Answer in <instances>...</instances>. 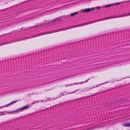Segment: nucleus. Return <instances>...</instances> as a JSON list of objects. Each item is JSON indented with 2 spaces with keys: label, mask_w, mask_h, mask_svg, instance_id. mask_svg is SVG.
I'll list each match as a JSON object with an SVG mask.
<instances>
[{
  "label": "nucleus",
  "mask_w": 130,
  "mask_h": 130,
  "mask_svg": "<svg viewBox=\"0 0 130 130\" xmlns=\"http://www.w3.org/2000/svg\"><path fill=\"white\" fill-rule=\"evenodd\" d=\"M64 16H63L56 18L53 21L42 24H38L33 26V28L35 29H36V30L32 31V29H31L29 31L17 35L13 37V39H10L9 41L5 42L4 44H1L0 46L73 28V26L60 28L63 27V23L60 22V21Z\"/></svg>",
  "instance_id": "1"
},
{
  "label": "nucleus",
  "mask_w": 130,
  "mask_h": 130,
  "mask_svg": "<svg viewBox=\"0 0 130 130\" xmlns=\"http://www.w3.org/2000/svg\"><path fill=\"white\" fill-rule=\"evenodd\" d=\"M112 34V33L106 34L83 41L80 42L81 44L86 42L88 43V44L84 45L82 47L84 50L90 51L93 50L94 47L98 46V45L102 43L107 42L109 39L112 38L111 36Z\"/></svg>",
  "instance_id": "2"
},
{
  "label": "nucleus",
  "mask_w": 130,
  "mask_h": 130,
  "mask_svg": "<svg viewBox=\"0 0 130 130\" xmlns=\"http://www.w3.org/2000/svg\"><path fill=\"white\" fill-rule=\"evenodd\" d=\"M78 43L77 42H73L72 43L68 45H61L58 46H57L55 48V49H56L58 51H60V52H58L57 53H59L58 54H59V56H63L64 55L63 54H62V53H63V52L64 51H62L63 50H65L66 48L68 46H72V47L75 46L76 45H77Z\"/></svg>",
  "instance_id": "3"
},
{
  "label": "nucleus",
  "mask_w": 130,
  "mask_h": 130,
  "mask_svg": "<svg viewBox=\"0 0 130 130\" xmlns=\"http://www.w3.org/2000/svg\"><path fill=\"white\" fill-rule=\"evenodd\" d=\"M10 60H6L4 61L0 62V71L4 70L7 67H9V62H11Z\"/></svg>",
  "instance_id": "4"
},
{
  "label": "nucleus",
  "mask_w": 130,
  "mask_h": 130,
  "mask_svg": "<svg viewBox=\"0 0 130 130\" xmlns=\"http://www.w3.org/2000/svg\"><path fill=\"white\" fill-rule=\"evenodd\" d=\"M41 53L38 52L34 54H31L28 55V57L32 61H34L36 60V59L39 57V54H41Z\"/></svg>",
  "instance_id": "5"
},
{
  "label": "nucleus",
  "mask_w": 130,
  "mask_h": 130,
  "mask_svg": "<svg viewBox=\"0 0 130 130\" xmlns=\"http://www.w3.org/2000/svg\"><path fill=\"white\" fill-rule=\"evenodd\" d=\"M123 32H124V34L123 35V37L122 38H124L125 39H126L128 37H130V34H125L127 32V31L126 30H125V31H123Z\"/></svg>",
  "instance_id": "6"
},
{
  "label": "nucleus",
  "mask_w": 130,
  "mask_h": 130,
  "mask_svg": "<svg viewBox=\"0 0 130 130\" xmlns=\"http://www.w3.org/2000/svg\"><path fill=\"white\" fill-rule=\"evenodd\" d=\"M29 107L30 106L28 105H27L20 108L18 109V110H17L16 111L20 110H24L27 109H28V108H29Z\"/></svg>",
  "instance_id": "7"
},
{
  "label": "nucleus",
  "mask_w": 130,
  "mask_h": 130,
  "mask_svg": "<svg viewBox=\"0 0 130 130\" xmlns=\"http://www.w3.org/2000/svg\"><path fill=\"white\" fill-rule=\"evenodd\" d=\"M52 51L51 49H48L47 50H45V51H42V52L41 53H43L44 56L46 55L49 54V52Z\"/></svg>",
  "instance_id": "8"
},
{
  "label": "nucleus",
  "mask_w": 130,
  "mask_h": 130,
  "mask_svg": "<svg viewBox=\"0 0 130 130\" xmlns=\"http://www.w3.org/2000/svg\"><path fill=\"white\" fill-rule=\"evenodd\" d=\"M91 11V9L90 8H88L86 9H83L82 10V12L83 13L84 12H90Z\"/></svg>",
  "instance_id": "9"
},
{
  "label": "nucleus",
  "mask_w": 130,
  "mask_h": 130,
  "mask_svg": "<svg viewBox=\"0 0 130 130\" xmlns=\"http://www.w3.org/2000/svg\"><path fill=\"white\" fill-rule=\"evenodd\" d=\"M3 125V130H7L9 128L8 127L9 125L8 124H4Z\"/></svg>",
  "instance_id": "10"
},
{
  "label": "nucleus",
  "mask_w": 130,
  "mask_h": 130,
  "mask_svg": "<svg viewBox=\"0 0 130 130\" xmlns=\"http://www.w3.org/2000/svg\"><path fill=\"white\" fill-rule=\"evenodd\" d=\"M123 125L125 126L130 127V122H127L123 124Z\"/></svg>",
  "instance_id": "11"
},
{
  "label": "nucleus",
  "mask_w": 130,
  "mask_h": 130,
  "mask_svg": "<svg viewBox=\"0 0 130 130\" xmlns=\"http://www.w3.org/2000/svg\"><path fill=\"white\" fill-rule=\"evenodd\" d=\"M66 94H67L66 92L62 93H61L60 95H60L59 96H58V97L56 98H52V99H53V100H54V99H57L58 98L60 97L61 96H63V95H66Z\"/></svg>",
  "instance_id": "12"
},
{
  "label": "nucleus",
  "mask_w": 130,
  "mask_h": 130,
  "mask_svg": "<svg viewBox=\"0 0 130 130\" xmlns=\"http://www.w3.org/2000/svg\"><path fill=\"white\" fill-rule=\"evenodd\" d=\"M113 5V4H108V5H105V6L104 7H105V8L109 7H110L112 6Z\"/></svg>",
  "instance_id": "13"
},
{
  "label": "nucleus",
  "mask_w": 130,
  "mask_h": 130,
  "mask_svg": "<svg viewBox=\"0 0 130 130\" xmlns=\"http://www.w3.org/2000/svg\"><path fill=\"white\" fill-rule=\"evenodd\" d=\"M13 101L11 103H10V104H7L6 105H5V106H3V107H7L9 105H10L12 104V103H15L17 101Z\"/></svg>",
  "instance_id": "14"
},
{
  "label": "nucleus",
  "mask_w": 130,
  "mask_h": 130,
  "mask_svg": "<svg viewBox=\"0 0 130 130\" xmlns=\"http://www.w3.org/2000/svg\"><path fill=\"white\" fill-rule=\"evenodd\" d=\"M78 13L77 12H76L74 13H73L70 14V15L71 17H73L75 15H76Z\"/></svg>",
  "instance_id": "15"
},
{
  "label": "nucleus",
  "mask_w": 130,
  "mask_h": 130,
  "mask_svg": "<svg viewBox=\"0 0 130 130\" xmlns=\"http://www.w3.org/2000/svg\"><path fill=\"white\" fill-rule=\"evenodd\" d=\"M129 15H130V10L129 11L128 14L125 13L123 15H122L121 17H123L125 16H127Z\"/></svg>",
  "instance_id": "16"
},
{
  "label": "nucleus",
  "mask_w": 130,
  "mask_h": 130,
  "mask_svg": "<svg viewBox=\"0 0 130 130\" xmlns=\"http://www.w3.org/2000/svg\"><path fill=\"white\" fill-rule=\"evenodd\" d=\"M35 17H34L33 16H31L30 17H27V19H34Z\"/></svg>",
  "instance_id": "17"
},
{
  "label": "nucleus",
  "mask_w": 130,
  "mask_h": 130,
  "mask_svg": "<svg viewBox=\"0 0 130 130\" xmlns=\"http://www.w3.org/2000/svg\"><path fill=\"white\" fill-rule=\"evenodd\" d=\"M78 83H75L73 84H67L65 85V86H66L67 87H68V86H70L73 85L74 84H78Z\"/></svg>",
  "instance_id": "18"
},
{
  "label": "nucleus",
  "mask_w": 130,
  "mask_h": 130,
  "mask_svg": "<svg viewBox=\"0 0 130 130\" xmlns=\"http://www.w3.org/2000/svg\"><path fill=\"white\" fill-rule=\"evenodd\" d=\"M6 114L4 112H0V116L4 115Z\"/></svg>",
  "instance_id": "19"
},
{
  "label": "nucleus",
  "mask_w": 130,
  "mask_h": 130,
  "mask_svg": "<svg viewBox=\"0 0 130 130\" xmlns=\"http://www.w3.org/2000/svg\"><path fill=\"white\" fill-rule=\"evenodd\" d=\"M40 101H35L34 102L32 103V104H33L35 103H38Z\"/></svg>",
  "instance_id": "20"
},
{
  "label": "nucleus",
  "mask_w": 130,
  "mask_h": 130,
  "mask_svg": "<svg viewBox=\"0 0 130 130\" xmlns=\"http://www.w3.org/2000/svg\"><path fill=\"white\" fill-rule=\"evenodd\" d=\"M90 79V78H89V79H88L87 80H86L84 82H80V83H79L80 84H81L82 83H86V82H87Z\"/></svg>",
  "instance_id": "21"
},
{
  "label": "nucleus",
  "mask_w": 130,
  "mask_h": 130,
  "mask_svg": "<svg viewBox=\"0 0 130 130\" xmlns=\"http://www.w3.org/2000/svg\"><path fill=\"white\" fill-rule=\"evenodd\" d=\"M116 44L114 42L110 43L109 44L110 45H111V46H113L115 45Z\"/></svg>",
  "instance_id": "22"
},
{
  "label": "nucleus",
  "mask_w": 130,
  "mask_h": 130,
  "mask_svg": "<svg viewBox=\"0 0 130 130\" xmlns=\"http://www.w3.org/2000/svg\"><path fill=\"white\" fill-rule=\"evenodd\" d=\"M78 91V90H76V91H73V92H70V93H68V94H72V93H74L76 91Z\"/></svg>",
  "instance_id": "23"
},
{
  "label": "nucleus",
  "mask_w": 130,
  "mask_h": 130,
  "mask_svg": "<svg viewBox=\"0 0 130 130\" xmlns=\"http://www.w3.org/2000/svg\"><path fill=\"white\" fill-rule=\"evenodd\" d=\"M94 87H93L92 88H88V89H87L86 90H90V89H91L92 88H94Z\"/></svg>",
  "instance_id": "24"
},
{
  "label": "nucleus",
  "mask_w": 130,
  "mask_h": 130,
  "mask_svg": "<svg viewBox=\"0 0 130 130\" xmlns=\"http://www.w3.org/2000/svg\"><path fill=\"white\" fill-rule=\"evenodd\" d=\"M39 53H41V54L42 55V56H44V55H43V53H41L42 52V51L40 52H39Z\"/></svg>",
  "instance_id": "25"
},
{
  "label": "nucleus",
  "mask_w": 130,
  "mask_h": 130,
  "mask_svg": "<svg viewBox=\"0 0 130 130\" xmlns=\"http://www.w3.org/2000/svg\"><path fill=\"white\" fill-rule=\"evenodd\" d=\"M96 8L97 9L99 10V9H100V7L99 6H98V7H96Z\"/></svg>",
  "instance_id": "26"
},
{
  "label": "nucleus",
  "mask_w": 130,
  "mask_h": 130,
  "mask_svg": "<svg viewBox=\"0 0 130 130\" xmlns=\"http://www.w3.org/2000/svg\"><path fill=\"white\" fill-rule=\"evenodd\" d=\"M43 101H44V102H47V101H49V100L48 99H47L46 100H44Z\"/></svg>",
  "instance_id": "27"
},
{
  "label": "nucleus",
  "mask_w": 130,
  "mask_h": 130,
  "mask_svg": "<svg viewBox=\"0 0 130 130\" xmlns=\"http://www.w3.org/2000/svg\"><path fill=\"white\" fill-rule=\"evenodd\" d=\"M91 10H94V8H92L91 9Z\"/></svg>",
  "instance_id": "28"
},
{
  "label": "nucleus",
  "mask_w": 130,
  "mask_h": 130,
  "mask_svg": "<svg viewBox=\"0 0 130 130\" xmlns=\"http://www.w3.org/2000/svg\"><path fill=\"white\" fill-rule=\"evenodd\" d=\"M52 61V60H49H49H47V61Z\"/></svg>",
  "instance_id": "29"
},
{
  "label": "nucleus",
  "mask_w": 130,
  "mask_h": 130,
  "mask_svg": "<svg viewBox=\"0 0 130 130\" xmlns=\"http://www.w3.org/2000/svg\"><path fill=\"white\" fill-rule=\"evenodd\" d=\"M42 55L41 54H39V57H42Z\"/></svg>",
  "instance_id": "30"
},
{
  "label": "nucleus",
  "mask_w": 130,
  "mask_h": 130,
  "mask_svg": "<svg viewBox=\"0 0 130 130\" xmlns=\"http://www.w3.org/2000/svg\"><path fill=\"white\" fill-rule=\"evenodd\" d=\"M42 55L41 54H39V57H42Z\"/></svg>",
  "instance_id": "31"
},
{
  "label": "nucleus",
  "mask_w": 130,
  "mask_h": 130,
  "mask_svg": "<svg viewBox=\"0 0 130 130\" xmlns=\"http://www.w3.org/2000/svg\"><path fill=\"white\" fill-rule=\"evenodd\" d=\"M51 57H49L47 58H48V59H49L50 58H51Z\"/></svg>",
  "instance_id": "32"
},
{
  "label": "nucleus",
  "mask_w": 130,
  "mask_h": 130,
  "mask_svg": "<svg viewBox=\"0 0 130 130\" xmlns=\"http://www.w3.org/2000/svg\"><path fill=\"white\" fill-rule=\"evenodd\" d=\"M119 4V3H116V4Z\"/></svg>",
  "instance_id": "33"
},
{
  "label": "nucleus",
  "mask_w": 130,
  "mask_h": 130,
  "mask_svg": "<svg viewBox=\"0 0 130 130\" xmlns=\"http://www.w3.org/2000/svg\"><path fill=\"white\" fill-rule=\"evenodd\" d=\"M43 101V100H41V101Z\"/></svg>",
  "instance_id": "34"
},
{
  "label": "nucleus",
  "mask_w": 130,
  "mask_h": 130,
  "mask_svg": "<svg viewBox=\"0 0 130 130\" xmlns=\"http://www.w3.org/2000/svg\"><path fill=\"white\" fill-rule=\"evenodd\" d=\"M51 99V98H50V99Z\"/></svg>",
  "instance_id": "35"
}]
</instances>
